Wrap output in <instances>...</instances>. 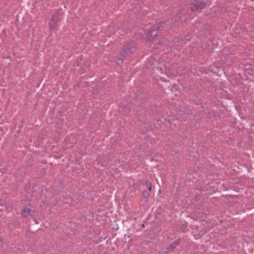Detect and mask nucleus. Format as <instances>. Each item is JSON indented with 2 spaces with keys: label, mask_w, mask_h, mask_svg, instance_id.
Instances as JSON below:
<instances>
[{
  "label": "nucleus",
  "mask_w": 254,
  "mask_h": 254,
  "mask_svg": "<svg viewBox=\"0 0 254 254\" xmlns=\"http://www.w3.org/2000/svg\"><path fill=\"white\" fill-rule=\"evenodd\" d=\"M146 186L149 190V191L151 190L152 187H151V184L150 182H147L146 183Z\"/></svg>",
  "instance_id": "obj_7"
},
{
  "label": "nucleus",
  "mask_w": 254,
  "mask_h": 254,
  "mask_svg": "<svg viewBox=\"0 0 254 254\" xmlns=\"http://www.w3.org/2000/svg\"><path fill=\"white\" fill-rule=\"evenodd\" d=\"M152 161L154 162L155 164H153V166L158 170L162 169L166 165L165 158L159 154L153 157Z\"/></svg>",
  "instance_id": "obj_1"
},
{
  "label": "nucleus",
  "mask_w": 254,
  "mask_h": 254,
  "mask_svg": "<svg viewBox=\"0 0 254 254\" xmlns=\"http://www.w3.org/2000/svg\"><path fill=\"white\" fill-rule=\"evenodd\" d=\"M157 35V32L154 30L151 32V36H155Z\"/></svg>",
  "instance_id": "obj_8"
},
{
  "label": "nucleus",
  "mask_w": 254,
  "mask_h": 254,
  "mask_svg": "<svg viewBox=\"0 0 254 254\" xmlns=\"http://www.w3.org/2000/svg\"><path fill=\"white\" fill-rule=\"evenodd\" d=\"M31 212V206L30 205H26L21 211V214L23 217H27Z\"/></svg>",
  "instance_id": "obj_2"
},
{
  "label": "nucleus",
  "mask_w": 254,
  "mask_h": 254,
  "mask_svg": "<svg viewBox=\"0 0 254 254\" xmlns=\"http://www.w3.org/2000/svg\"><path fill=\"white\" fill-rule=\"evenodd\" d=\"M180 243L179 240H177L175 241L173 244H172L171 246V250H173L176 246H177Z\"/></svg>",
  "instance_id": "obj_6"
},
{
  "label": "nucleus",
  "mask_w": 254,
  "mask_h": 254,
  "mask_svg": "<svg viewBox=\"0 0 254 254\" xmlns=\"http://www.w3.org/2000/svg\"><path fill=\"white\" fill-rule=\"evenodd\" d=\"M95 164L98 165L99 166H104V164L102 162V159L100 158H98L95 161Z\"/></svg>",
  "instance_id": "obj_5"
},
{
  "label": "nucleus",
  "mask_w": 254,
  "mask_h": 254,
  "mask_svg": "<svg viewBox=\"0 0 254 254\" xmlns=\"http://www.w3.org/2000/svg\"><path fill=\"white\" fill-rule=\"evenodd\" d=\"M58 16L57 14H55L53 16L52 18L50 20V23H49L50 26L51 28L54 27V26H55L56 23L58 20Z\"/></svg>",
  "instance_id": "obj_3"
},
{
  "label": "nucleus",
  "mask_w": 254,
  "mask_h": 254,
  "mask_svg": "<svg viewBox=\"0 0 254 254\" xmlns=\"http://www.w3.org/2000/svg\"><path fill=\"white\" fill-rule=\"evenodd\" d=\"M211 70L215 74H219V72H220L221 68L220 67H217L216 66H215L214 65H213L211 66Z\"/></svg>",
  "instance_id": "obj_4"
}]
</instances>
